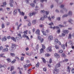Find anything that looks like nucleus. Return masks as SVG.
<instances>
[{
	"label": "nucleus",
	"mask_w": 74,
	"mask_h": 74,
	"mask_svg": "<svg viewBox=\"0 0 74 74\" xmlns=\"http://www.w3.org/2000/svg\"><path fill=\"white\" fill-rule=\"evenodd\" d=\"M14 69V67L13 66H12L10 68V71H12Z\"/></svg>",
	"instance_id": "28"
},
{
	"label": "nucleus",
	"mask_w": 74,
	"mask_h": 74,
	"mask_svg": "<svg viewBox=\"0 0 74 74\" xmlns=\"http://www.w3.org/2000/svg\"><path fill=\"white\" fill-rule=\"evenodd\" d=\"M50 54H45V56H50Z\"/></svg>",
	"instance_id": "48"
},
{
	"label": "nucleus",
	"mask_w": 74,
	"mask_h": 74,
	"mask_svg": "<svg viewBox=\"0 0 74 74\" xmlns=\"http://www.w3.org/2000/svg\"><path fill=\"white\" fill-rule=\"evenodd\" d=\"M26 62L27 63H29L30 62V61L28 60H26Z\"/></svg>",
	"instance_id": "59"
},
{
	"label": "nucleus",
	"mask_w": 74,
	"mask_h": 74,
	"mask_svg": "<svg viewBox=\"0 0 74 74\" xmlns=\"http://www.w3.org/2000/svg\"><path fill=\"white\" fill-rule=\"evenodd\" d=\"M27 32H28V31L27 30H26L23 32V33H24V34H27Z\"/></svg>",
	"instance_id": "29"
},
{
	"label": "nucleus",
	"mask_w": 74,
	"mask_h": 74,
	"mask_svg": "<svg viewBox=\"0 0 74 74\" xmlns=\"http://www.w3.org/2000/svg\"><path fill=\"white\" fill-rule=\"evenodd\" d=\"M61 47L63 48V49H64L65 48V45L64 44H63L61 46Z\"/></svg>",
	"instance_id": "24"
},
{
	"label": "nucleus",
	"mask_w": 74,
	"mask_h": 74,
	"mask_svg": "<svg viewBox=\"0 0 74 74\" xmlns=\"http://www.w3.org/2000/svg\"><path fill=\"white\" fill-rule=\"evenodd\" d=\"M23 38H27V39L29 40V38L28 36H26V35L25 34L23 35Z\"/></svg>",
	"instance_id": "9"
},
{
	"label": "nucleus",
	"mask_w": 74,
	"mask_h": 74,
	"mask_svg": "<svg viewBox=\"0 0 74 74\" xmlns=\"http://www.w3.org/2000/svg\"><path fill=\"white\" fill-rule=\"evenodd\" d=\"M7 3H6V2H5L3 3V5H1V7H4V5H6Z\"/></svg>",
	"instance_id": "34"
},
{
	"label": "nucleus",
	"mask_w": 74,
	"mask_h": 74,
	"mask_svg": "<svg viewBox=\"0 0 74 74\" xmlns=\"http://www.w3.org/2000/svg\"><path fill=\"white\" fill-rule=\"evenodd\" d=\"M69 23H72L71 22H73V20L71 19H69Z\"/></svg>",
	"instance_id": "41"
},
{
	"label": "nucleus",
	"mask_w": 74,
	"mask_h": 74,
	"mask_svg": "<svg viewBox=\"0 0 74 74\" xmlns=\"http://www.w3.org/2000/svg\"><path fill=\"white\" fill-rule=\"evenodd\" d=\"M12 48L13 49H16V45L14 44H12Z\"/></svg>",
	"instance_id": "7"
},
{
	"label": "nucleus",
	"mask_w": 74,
	"mask_h": 74,
	"mask_svg": "<svg viewBox=\"0 0 74 74\" xmlns=\"http://www.w3.org/2000/svg\"><path fill=\"white\" fill-rule=\"evenodd\" d=\"M48 39L49 41H51L53 40V36H50L48 38Z\"/></svg>",
	"instance_id": "10"
},
{
	"label": "nucleus",
	"mask_w": 74,
	"mask_h": 74,
	"mask_svg": "<svg viewBox=\"0 0 74 74\" xmlns=\"http://www.w3.org/2000/svg\"><path fill=\"white\" fill-rule=\"evenodd\" d=\"M59 42V40L58 39H56L55 40V43L56 44H58V42Z\"/></svg>",
	"instance_id": "18"
},
{
	"label": "nucleus",
	"mask_w": 74,
	"mask_h": 74,
	"mask_svg": "<svg viewBox=\"0 0 74 74\" xmlns=\"http://www.w3.org/2000/svg\"><path fill=\"white\" fill-rule=\"evenodd\" d=\"M55 48L57 49H58L59 48V46L58 45H56L55 46Z\"/></svg>",
	"instance_id": "22"
},
{
	"label": "nucleus",
	"mask_w": 74,
	"mask_h": 74,
	"mask_svg": "<svg viewBox=\"0 0 74 74\" xmlns=\"http://www.w3.org/2000/svg\"><path fill=\"white\" fill-rule=\"evenodd\" d=\"M30 5L32 7H34L35 6V5L34 3H31Z\"/></svg>",
	"instance_id": "38"
},
{
	"label": "nucleus",
	"mask_w": 74,
	"mask_h": 74,
	"mask_svg": "<svg viewBox=\"0 0 74 74\" xmlns=\"http://www.w3.org/2000/svg\"><path fill=\"white\" fill-rule=\"evenodd\" d=\"M15 25L16 26H18L17 27V30H18L19 29V27L22 25V24L21 23L18 25V22H17L15 23Z\"/></svg>",
	"instance_id": "4"
},
{
	"label": "nucleus",
	"mask_w": 74,
	"mask_h": 74,
	"mask_svg": "<svg viewBox=\"0 0 74 74\" xmlns=\"http://www.w3.org/2000/svg\"><path fill=\"white\" fill-rule=\"evenodd\" d=\"M61 35H62V37H64L65 35L66 34H64V33H62V34Z\"/></svg>",
	"instance_id": "53"
},
{
	"label": "nucleus",
	"mask_w": 74,
	"mask_h": 74,
	"mask_svg": "<svg viewBox=\"0 0 74 74\" xmlns=\"http://www.w3.org/2000/svg\"><path fill=\"white\" fill-rule=\"evenodd\" d=\"M40 42H44V38H42L40 40Z\"/></svg>",
	"instance_id": "37"
},
{
	"label": "nucleus",
	"mask_w": 74,
	"mask_h": 74,
	"mask_svg": "<svg viewBox=\"0 0 74 74\" xmlns=\"http://www.w3.org/2000/svg\"><path fill=\"white\" fill-rule=\"evenodd\" d=\"M58 30L56 32L58 34H59L60 33V29L59 28V27H58Z\"/></svg>",
	"instance_id": "15"
},
{
	"label": "nucleus",
	"mask_w": 74,
	"mask_h": 74,
	"mask_svg": "<svg viewBox=\"0 0 74 74\" xmlns=\"http://www.w3.org/2000/svg\"><path fill=\"white\" fill-rule=\"evenodd\" d=\"M7 60L8 63H10V62H11V60L10 59V58H7Z\"/></svg>",
	"instance_id": "26"
},
{
	"label": "nucleus",
	"mask_w": 74,
	"mask_h": 74,
	"mask_svg": "<svg viewBox=\"0 0 74 74\" xmlns=\"http://www.w3.org/2000/svg\"><path fill=\"white\" fill-rule=\"evenodd\" d=\"M40 27H44V25H39Z\"/></svg>",
	"instance_id": "40"
},
{
	"label": "nucleus",
	"mask_w": 74,
	"mask_h": 74,
	"mask_svg": "<svg viewBox=\"0 0 74 74\" xmlns=\"http://www.w3.org/2000/svg\"><path fill=\"white\" fill-rule=\"evenodd\" d=\"M69 32L68 30H64L63 31V33H64L65 34H68Z\"/></svg>",
	"instance_id": "8"
},
{
	"label": "nucleus",
	"mask_w": 74,
	"mask_h": 74,
	"mask_svg": "<svg viewBox=\"0 0 74 74\" xmlns=\"http://www.w3.org/2000/svg\"><path fill=\"white\" fill-rule=\"evenodd\" d=\"M49 26H50V28L51 29H52L53 30H55V29H58V28H59V27L58 26H54L53 27L52 26H53V22L49 24Z\"/></svg>",
	"instance_id": "1"
},
{
	"label": "nucleus",
	"mask_w": 74,
	"mask_h": 74,
	"mask_svg": "<svg viewBox=\"0 0 74 74\" xmlns=\"http://www.w3.org/2000/svg\"><path fill=\"white\" fill-rule=\"evenodd\" d=\"M31 23L30 22H29L28 24V26H31Z\"/></svg>",
	"instance_id": "55"
},
{
	"label": "nucleus",
	"mask_w": 74,
	"mask_h": 74,
	"mask_svg": "<svg viewBox=\"0 0 74 74\" xmlns=\"http://www.w3.org/2000/svg\"><path fill=\"white\" fill-rule=\"evenodd\" d=\"M68 38H71V34H69V36L68 37Z\"/></svg>",
	"instance_id": "47"
},
{
	"label": "nucleus",
	"mask_w": 74,
	"mask_h": 74,
	"mask_svg": "<svg viewBox=\"0 0 74 74\" xmlns=\"http://www.w3.org/2000/svg\"><path fill=\"white\" fill-rule=\"evenodd\" d=\"M58 26L59 27H64V26L61 25H59Z\"/></svg>",
	"instance_id": "39"
},
{
	"label": "nucleus",
	"mask_w": 74,
	"mask_h": 74,
	"mask_svg": "<svg viewBox=\"0 0 74 74\" xmlns=\"http://www.w3.org/2000/svg\"><path fill=\"white\" fill-rule=\"evenodd\" d=\"M41 59L42 60V62H43V63H46V60H45V59L42 58H41Z\"/></svg>",
	"instance_id": "19"
},
{
	"label": "nucleus",
	"mask_w": 74,
	"mask_h": 74,
	"mask_svg": "<svg viewBox=\"0 0 74 74\" xmlns=\"http://www.w3.org/2000/svg\"><path fill=\"white\" fill-rule=\"evenodd\" d=\"M47 51L49 52H52V46L51 45H50L47 48Z\"/></svg>",
	"instance_id": "3"
},
{
	"label": "nucleus",
	"mask_w": 74,
	"mask_h": 74,
	"mask_svg": "<svg viewBox=\"0 0 74 74\" xmlns=\"http://www.w3.org/2000/svg\"><path fill=\"white\" fill-rule=\"evenodd\" d=\"M8 51V49L7 48H6L5 49H4L2 50V52H7Z\"/></svg>",
	"instance_id": "12"
},
{
	"label": "nucleus",
	"mask_w": 74,
	"mask_h": 74,
	"mask_svg": "<svg viewBox=\"0 0 74 74\" xmlns=\"http://www.w3.org/2000/svg\"><path fill=\"white\" fill-rule=\"evenodd\" d=\"M66 11V8H64L63 9V11H62V10H61L60 11V12H63V11Z\"/></svg>",
	"instance_id": "25"
},
{
	"label": "nucleus",
	"mask_w": 74,
	"mask_h": 74,
	"mask_svg": "<svg viewBox=\"0 0 74 74\" xmlns=\"http://www.w3.org/2000/svg\"><path fill=\"white\" fill-rule=\"evenodd\" d=\"M68 15L71 16V15H72V12L71 11H69L68 13V14H65L63 15L62 16V18H65V17H67V16H68Z\"/></svg>",
	"instance_id": "2"
},
{
	"label": "nucleus",
	"mask_w": 74,
	"mask_h": 74,
	"mask_svg": "<svg viewBox=\"0 0 74 74\" xmlns=\"http://www.w3.org/2000/svg\"><path fill=\"white\" fill-rule=\"evenodd\" d=\"M40 21H44V18L43 17H41L40 18Z\"/></svg>",
	"instance_id": "36"
},
{
	"label": "nucleus",
	"mask_w": 74,
	"mask_h": 74,
	"mask_svg": "<svg viewBox=\"0 0 74 74\" xmlns=\"http://www.w3.org/2000/svg\"><path fill=\"white\" fill-rule=\"evenodd\" d=\"M40 30L39 29H37V31L36 32V34H38V36L40 35Z\"/></svg>",
	"instance_id": "13"
},
{
	"label": "nucleus",
	"mask_w": 74,
	"mask_h": 74,
	"mask_svg": "<svg viewBox=\"0 0 74 74\" xmlns=\"http://www.w3.org/2000/svg\"><path fill=\"white\" fill-rule=\"evenodd\" d=\"M68 61V59H65L64 60H63V62H67Z\"/></svg>",
	"instance_id": "45"
},
{
	"label": "nucleus",
	"mask_w": 74,
	"mask_h": 74,
	"mask_svg": "<svg viewBox=\"0 0 74 74\" xmlns=\"http://www.w3.org/2000/svg\"><path fill=\"white\" fill-rule=\"evenodd\" d=\"M54 70L56 72H58L59 71V69H57L56 68Z\"/></svg>",
	"instance_id": "52"
},
{
	"label": "nucleus",
	"mask_w": 74,
	"mask_h": 74,
	"mask_svg": "<svg viewBox=\"0 0 74 74\" xmlns=\"http://www.w3.org/2000/svg\"><path fill=\"white\" fill-rule=\"evenodd\" d=\"M2 28H4L5 25L4 24H3L1 25Z\"/></svg>",
	"instance_id": "51"
},
{
	"label": "nucleus",
	"mask_w": 74,
	"mask_h": 74,
	"mask_svg": "<svg viewBox=\"0 0 74 74\" xmlns=\"http://www.w3.org/2000/svg\"><path fill=\"white\" fill-rule=\"evenodd\" d=\"M40 65V63H39L38 62L37 64H36V67H39V66Z\"/></svg>",
	"instance_id": "35"
},
{
	"label": "nucleus",
	"mask_w": 74,
	"mask_h": 74,
	"mask_svg": "<svg viewBox=\"0 0 74 74\" xmlns=\"http://www.w3.org/2000/svg\"><path fill=\"white\" fill-rule=\"evenodd\" d=\"M64 7V5H61L60 6V8H63Z\"/></svg>",
	"instance_id": "62"
},
{
	"label": "nucleus",
	"mask_w": 74,
	"mask_h": 74,
	"mask_svg": "<svg viewBox=\"0 0 74 74\" xmlns=\"http://www.w3.org/2000/svg\"><path fill=\"white\" fill-rule=\"evenodd\" d=\"M12 40H13L14 41H16V39L14 37H12L11 38Z\"/></svg>",
	"instance_id": "30"
},
{
	"label": "nucleus",
	"mask_w": 74,
	"mask_h": 74,
	"mask_svg": "<svg viewBox=\"0 0 74 74\" xmlns=\"http://www.w3.org/2000/svg\"><path fill=\"white\" fill-rule=\"evenodd\" d=\"M17 36H18V37H16L17 40H20V39H21V38H22V37L21 36V34H18Z\"/></svg>",
	"instance_id": "5"
},
{
	"label": "nucleus",
	"mask_w": 74,
	"mask_h": 74,
	"mask_svg": "<svg viewBox=\"0 0 74 74\" xmlns=\"http://www.w3.org/2000/svg\"><path fill=\"white\" fill-rule=\"evenodd\" d=\"M13 14L14 15H16L17 14V11L16 10H14L13 12Z\"/></svg>",
	"instance_id": "21"
},
{
	"label": "nucleus",
	"mask_w": 74,
	"mask_h": 74,
	"mask_svg": "<svg viewBox=\"0 0 74 74\" xmlns=\"http://www.w3.org/2000/svg\"><path fill=\"white\" fill-rule=\"evenodd\" d=\"M63 51V50H60L59 51V53H62Z\"/></svg>",
	"instance_id": "60"
},
{
	"label": "nucleus",
	"mask_w": 74,
	"mask_h": 74,
	"mask_svg": "<svg viewBox=\"0 0 74 74\" xmlns=\"http://www.w3.org/2000/svg\"><path fill=\"white\" fill-rule=\"evenodd\" d=\"M36 14V12H32V13H30L29 14V16H30V17H31V16H33V15H35V14Z\"/></svg>",
	"instance_id": "6"
},
{
	"label": "nucleus",
	"mask_w": 74,
	"mask_h": 74,
	"mask_svg": "<svg viewBox=\"0 0 74 74\" xmlns=\"http://www.w3.org/2000/svg\"><path fill=\"white\" fill-rule=\"evenodd\" d=\"M54 56L55 58H59V55L58 54L56 53L54 54Z\"/></svg>",
	"instance_id": "14"
},
{
	"label": "nucleus",
	"mask_w": 74,
	"mask_h": 74,
	"mask_svg": "<svg viewBox=\"0 0 74 74\" xmlns=\"http://www.w3.org/2000/svg\"><path fill=\"white\" fill-rule=\"evenodd\" d=\"M61 66V65L60 64H58L55 66V67L56 68H58V67H60Z\"/></svg>",
	"instance_id": "16"
},
{
	"label": "nucleus",
	"mask_w": 74,
	"mask_h": 74,
	"mask_svg": "<svg viewBox=\"0 0 74 74\" xmlns=\"http://www.w3.org/2000/svg\"><path fill=\"white\" fill-rule=\"evenodd\" d=\"M24 59V57H22L21 58V61H22Z\"/></svg>",
	"instance_id": "56"
},
{
	"label": "nucleus",
	"mask_w": 74,
	"mask_h": 74,
	"mask_svg": "<svg viewBox=\"0 0 74 74\" xmlns=\"http://www.w3.org/2000/svg\"><path fill=\"white\" fill-rule=\"evenodd\" d=\"M13 49H12V48H10V51L11 52H13L14 51Z\"/></svg>",
	"instance_id": "50"
},
{
	"label": "nucleus",
	"mask_w": 74,
	"mask_h": 74,
	"mask_svg": "<svg viewBox=\"0 0 74 74\" xmlns=\"http://www.w3.org/2000/svg\"><path fill=\"white\" fill-rule=\"evenodd\" d=\"M37 38L39 40H40L42 38L40 36H38L37 37Z\"/></svg>",
	"instance_id": "27"
},
{
	"label": "nucleus",
	"mask_w": 74,
	"mask_h": 74,
	"mask_svg": "<svg viewBox=\"0 0 74 74\" xmlns=\"http://www.w3.org/2000/svg\"><path fill=\"white\" fill-rule=\"evenodd\" d=\"M41 12V13H45V11L43 10H41L40 11Z\"/></svg>",
	"instance_id": "64"
},
{
	"label": "nucleus",
	"mask_w": 74,
	"mask_h": 74,
	"mask_svg": "<svg viewBox=\"0 0 74 74\" xmlns=\"http://www.w3.org/2000/svg\"><path fill=\"white\" fill-rule=\"evenodd\" d=\"M32 25H35L36 23V21L35 20H34L32 21Z\"/></svg>",
	"instance_id": "20"
},
{
	"label": "nucleus",
	"mask_w": 74,
	"mask_h": 74,
	"mask_svg": "<svg viewBox=\"0 0 74 74\" xmlns=\"http://www.w3.org/2000/svg\"><path fill=\"white\" fill-rule=\"evenodd\" d=\"M43 70L44 71H47V68H43Z\"/></svg>",
	"instance_id": "63"
},
{
	"label": "nucleus",
	"mask_w": 74,
	"mask_h": 74,
	"mask_svg": "<svg viewBox=\"0 0 74 74\" xmlns=\"http://www.w3.org/2000/svg\"><path fill=\"white\" fill-rule=\"evenodd\" d=\"M47 0H41L40 1L42 3V2L44 1H45L46 2H47Z\"/></svg>",
	"instance_id": "57"
},
{
	"label": "nucleus",
	"mask_w": 74,
	"mask_h": 74,
	"mask_svg": "<svg viewBox=\"0 0 74 74\" xmlns=\"http://www.w3.org/2000/svg\"><path fill=\"white\" fill-rule=\"evenodd\" d=\"M42 48H43V49H45V46H44V45L42 44Z\"/></svg>",
	"instance_id": "46"
},
{
	"label": "nucleus",
	"mask_w": 74,
	"mask_h": 74,
	"mask_svg": "<svg viewBox=\"0 0 74 74\" xmlns=\"http://www.w3.org/2000/svg\"><path fill=\"white\" fill-rule=\"evenodd\" d=\"M42 33L43 34V35L44 36H46V35H47V34L45 33V32H44V31H42Z\"/></svg>",
	"instance_id": "31"
},
{
	"label": "nucleus",
	"mask_w": 74,
	"mask_h": 74,
	"mask_svg": "<svg viewBox=\"0 0 74 74\" xmlns=\"http://www.w3.org/2000/svg\"><path fill=\"white\" fill-rule=\"evenodd\" d=\"M20 15H23V16L24 15H25V13H23V12H21L20 13Z\"/></svg>",
	"instance_id": "32"
},
{
	"label": "nucleus",
	"mask_w": 74,
	"mask_h": 74,
	"mask_svg": "<svg viewBox=\"0 0 74 74\" xmlns=\"http://www.w3.org/2000/svg\"><path fill=\"white\" fill-rule=\"evenodd\" d=\"M2 41H7L6 36H4L2 38Z\"/></svg>",
	"instance_id": "11"
},
{
	"label": "nucleus",
	"mask_w": 74,
	"mask_h": 74,
	"mask_svg": "<svg viewBox=\"0 0 74 74\" xmlns=\"http://www.w3.org/2000/svg\"><path fill=\"white\" fill-rule=\"evenodd\" d=\"M17 10L18 11V12H19L20 13L21 12V10L19 9H17Z\"/></svg>",
	"instance_id": "58"
},
{
	"label": "nucleus",
	"mask_w": 74,
	"mask_h": 74,
	"mask_svg": "<svg viewBox=\"0 0 74 74\" xmlns=\"http://www.w3.org/2000/svg\"><path fill=\"white\" fill-rule=\"evenodd\" d=\"M40 52L41 53H43L44 52V49L42 48H41L40 50Z\"/></svg>",
	"instance_id": "23"
},
{
	"label": "nucleus",
	"mask_w": 74,
	"mask_h": 74,
	"mask_svg": "<svg viewBox=\"0 0 74 74\" xmlns=\"http://www.w3.org/2000/svg\"><path fill=\"white\" fill-rule=\"evenodd\" d=\"M15 59H17V60H19V58L18 57H15Z\"/></svg>",
	"instance_id": "49"
},
{
	"label": "nucleus",
	"mask_w": 74,
	"mask_h": 74,
	"mask_svg": "<svg viewBox=\"0 0 74 74\" xmlns=\"http://www.w3.org/2000/svg\"><path fill=\"white\" fill-rule=\"evenodd\" d=\"M55 18V16H52L51 17V18L52 19H54Z\"/></svg>",
	"instance_id": "61"
},
{
	"label": "nucleus",
	"mask_w": 74,
	"mask_h": 74,
	"mask_svg": "<svg viewBox=\"0 0 74 74\" xmlns=\"http://www.w3.org/2000/svg\"><path fill=\"white\" fill-rule=\"evenodd\" d=\"M10 55L12 56H15V54L14 53H11Z\"/></svg>",
	"instance_id": "42"
},
{
	"label": "nucleus",
	"mask_w": 74,
	"mask_h": 74,
	"mask_svg": "<svg viewBox=\"0 0 74 74\" xmlns=\"http://www.w3.org/2000/svg\"><path fill=\"white\" fill-rule=\"evenodd\" d=\"M49 11H46L45 12V14H46L47 15H48V14H49Z\"/></svg>",
	"instance_id": "43"
},
{
	"label": "nucleus",
	"mask_w": 74,
	"mask_h": 74,
	"mask_svg": "<svg viewBox=\"0 0 74 74\" xmlns=\"http://www.w3.org/2000/svg\"><path fill=\"white\" fill-rule=\"evenodd\" d=\"M71 72L72 73H74V68H73L71 70Z\"/></svg>",
	"instance_id": "54"
},
{
	"label": "nucleus",
	"mask_w": 74,
	"mask_h": 74,
	"mask_svg": "<svg viewBox=\"0 0 74 74\" xmlns=\"http://www.w3.org/2000/svg\"><path fill=\"white\" fill-rule=\"evenodd\" d=\"M15 62H16V60L14 59L11 62V63H12V64H14V63H15Z\"/></svg>",
	"instance_id": "33"
},
{
	"label": "nucleus",
	"mask_w": 74,
	"mask_h": 74,
	"mask_svg": "<svg viewBox=\"0 0 74 74\" xmlns=\"http://www.w3.org/2000/svg\"><path fill=\"white\" fill-rule=\"evenodd\" d=\"M3 55H4L3 53L1 54L0 55V56H1V57H2L3 58H5V56H3Z\"/></svg>",
	"instance_id": "44"
},
{
	"label": "nucleus",
	"mask_w": 74,
	"mask_h": 74,
	"mask_svg": "<svg viewBox=\"0 0 74 74\" xmlns=\"http://www.w3.org/2000/svg\"><path fill=\"white\" fill-rule=\"evenodd\" d=\"M67 71L70 73V70H71V68H70V67L68 66L67 68Z\"/></svg>",
	"instance_id": "17"
}]
</instances>
